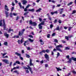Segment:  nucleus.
<instances>
[{"label": "nucleus", "mask_w": 76, "mask_h": 76, "mask_svg": "<svg viewBox=\"0 0 76 76\" xmlns=\"http://www.w3.org/2000/svg\"><path fill=\"white\" fill-rule=\"evenodd\" d=\"M63 45H58L56 47V48L58 51H60V52H62L63 50H62L60 48H63Z\"/></svg>", "instance_id": "obj_1"}, {"label": "nucleus", "mask_w": 76, "mask_h": 76, "mask_svg": "<svg viewBox=\"0 0 76 76\" xmlns=\"http://www.w3.org/2000/svg\"><path fill=\"white\" fill-rule=\"evenodd\" d=\"M25 31V29H23L21 30V32L20 31L18 35H19L20 36H22V35H23Z\"/></svg>", "instance_id": "obj_2"}, {"label": "nucleus", "mask_w": 76, "mask_h": 76, "mask_svg": "<svg viewBox=\"0 0 76 76\" xmlns=\"http://www.w3.org/2000/svg\"><path fill=\"white\" fill-rule=\"evenodd\" d=\"M29 23L30 25H32L33 26H37V23H35V22H32V20H30L29 21Z\"/></svg>", "instance_id": "obj_3"}, {"label": "nucleus", "mask_w": 76, "mask_h": 76, "mask_svg": "<svg viewBox=\"0 0 76 76\" xmlns=\"http://www.w3.org/2000/svg\"><path fill=\"white\" fill-rule=\"evenodd\" d=\"M44 56L45 58L47 60V61H49L50 58L48 55H47V54H45Z\"/></svg>", "instance_id": "obj_4"}, {"label": "nucleus", "mask_w": 76, "mask_h": 76, "mask_svg": "<svg viewBox=\"0 0 76 76\" xmlns=\"http://www.w3.org/2000/svg\"><path fill=\"white\" fill-rule=\"evenodd\" d=\"M2 61H3V62H4V63H6V64H9V60L7 59H3L2 60Z\"/></svg>", "instance_id": "obj_5"}, {"label": "nucleus", "mask_w": 76, "mask_h": 76, "mask_svg": "<svg viewBox=\"0 0 76 76\" xmlns=\"http://www.w3.org/2000/svg\"><path fill=\"white\" fill-rule=\"evenodd\" d=\"M3 26H4V30H6V24L5 23V21L4 20H3Z\"/></svg>", "instance_id": "obj_6"}, {"label": "nucleus", "mask_w": 76, "mask_h": 76, "mask_svg": "<svg viewBox=\"0 0 76 76\" xmlns=\"http://www.w3.org/2000/svg\"><path fill=\"white\" fill-rule=\"evenodd\" d=\"M63 28V27L62 26L60 28H59V27L58 26V27L56 28V30L57 31H60L62 29V28Z\"/></svg>", "instance_id": "obj_7"}, {"label": "nucleus", "mask_w": 76, "mask_h": 76, "mask_svg": "<svg viewBox=\"0 0 76 76\" xmlns=\"http://www.w3.org/2000/svg\"><path fill=\"white\" fill-rule=\"evenodd\" d=\"M22 2L23 3V5H25V4H26V3H27V1L25 0H21Z\"/></svg>", "instance_id": "obj_8"}, {"label": "nucleus", "mask_w": 76, "mask_h": 76, "mask_svg": "<svg viewBox=\"0 0 76 76\" xmlns=\"http://www.w3.org/2000/svg\"><path fill=\"white\" fill-rule=\"evenodd\" d=\"M18 42L19 44H22V42H23V40L22 39L21 40H18Z\"/></svg>", "instance_id": "obj_9"}, {"label": "nucleus", "mask_w": 76, "mask_h": 76, "mask_svg": "<svg viewBox=\"0 0 76 76\" xmlns=\"http://www.w3.org/2000/svg\"><path fill=\"white\" fill-rule=\"evenodd\" d=\"M5 10H7V11H9V8H8V7H7V5H5Z\"/></svg>", "instance_id": "obj_10"}, {"label": "nucleus", "mask_w": 76, "mask_h": 76, "mask_svg": "<svg viewBox=\"0 0 76 76\" xmlns=\"http://www.w3.org/2000/svg\"><path fill=\"white\" fill-rule=\"evenodd\" d=\"M28 11L29 12H34L35 11V9H29L28 10Z\"/></svg>", "instance_id": "obj_11"}, {"label": "nucleus", "mask_w": 76, "mask_h": 76, "mask_svg": "<svg viewBox=\"0 0 76 76\" xmlns=\"http://www.w3.org/2000/svg\"><path fill=\"white\" fill-rule=\"evenodd\" d=\"M4 36L6 37L7 38H8L9 37V34H7L6 33H5L4 34Z\"/></svg>", "instance_id": "obj_12"}, {"label": "nucleus", "mask_w": 76, "mask_h": 76, "mask_svg": "<svg viewBox=\"0 0 76 76\" xmlns=\"http://www.w3.org/2000/svg\"><path fill=\"white\" fill-rule=\"evenodd\" d=\"M56 70H57V72H58L59 71H61V69H60V67L57 68V67H56Z\"/></svg>", "instance_id": "obj_13"}, {"label": "nucleus", "mask_w": 76, "mask_h": 76, "mask_svg": "<svg viewBox=\"0 0 76 76\" xmlns=\"http://www.w3.org/2000/svg\"><path fill=\"white\" fill-rule=\"evenodd\" d=\"M15 54L17 55L18 56H19V57L21 56V54L17 52L15 53Z\"/></svg>", "instance_id": "obj_14"}, {"label": "nucleus", "mask_w": 76, "mask_h": 76, "mask_svg": "<svg viewBox=\"0 0 76 76\" xmlns=\"http://www.w3.org/2000/svg\"><path fill=\"white\" fill-rule=\"evenodd\" d=\"M39 27L40 29H42V26H41V24H39Z\"/></svg>", "instance_id": "obj_15"}, {"label": "nucleus", "mask_w": 76, "mask_h": 76, "mask_svg": "<svg viewBox=\"0 0 76 76\" xmlns=\"http://www.w3.org/2000/svg\"><path fill=\"white\" fill-rule=\"evenodd\" d=\"M19 37L18 35L14 36V37H12V38H19Z\"/></svg>", "instance_id": "obj_16"}, {"label": "nucleus", "mask_w": 76, "mask_h": 76, "mask_svg": "<svg viewBox=\"0 0 76 76\" xmlns=\"http://www.w3.org/2000/svg\"><path fill=\"white\" fill-rule=\"evenodd\" d=\"M41 10H42V9L40 8L38 9V10H37L36 12H40V11H41Z\"/></svg>", "instance_id": "obj_17"}, {"label": "nucleus", "mask_w": 76, "mask_h": 76, "mask_svg": "<svg viewBox=\"0 0 76 76\" xmlns=\"http://www.w3.org/2000/svg\"><path fill=\"white\" fill-rule=\"evenodd\" d=\"M28 39L30 42H34V39H32L30 38H29Z\"/></svg>", "instance_id": "obj_18"}, {"label": "nucleus", "mask_w": 76, "mask_h": 76, "mask_svg": "<svg viewBox=\"0 0 76 76\" xmlns=\"http://www.w3.org/2000/svg\"><path fill=\"white\" fill-rule=\"evenodd\" d=\"M72 57H71L69 59V61H68L67 62H68V63H71V61H72Z\"/></svg>", "instance_id": "obj_19"}, {"label": "nucleus", "mask_w": 76, "mask_h": 76, "mask_svg": "<svg viewBox=\"0 0 76 76\" xmlns=\"http://www.w3.org/2000/svg\"><path fill=\"white\" fill-rule=\"evenodd\" d=\"M28 13H29V12H26L25 13H24V16H26V15H27V14H28Z\"/></svg>", "instance_id": "obj_20"}, {"label": "nucleus", "mask_w": 76, "mask_h": 76, "mask_svg": "<svg viewBox=\"0 0 76 76\" xmlns=\"http://www.w3.org/2000/svg\"><path fill=\"white\" fill-rule=\"evenodd\" d=\"M18 4L19 5L20 9H22V5L20 2L18 3Z\"/></svg>", "instance_id": "obj_21"}, {"label": "nucleus", "mask_w": 76, "mask_h": 76, "mask_svg": "<svg viewBox=\"0 0 76 76\" xmlns=\"http://www.w3.org/2000/svg\"><path fill=\"white\" fill-rule=\"evenodd\" d=\"M23 68L24 69H25V70H28V69H29L28 67L25 66H23Z\"/></svg>", "instance_id": "obj_22"}, {"label": "nucleus", "mask_w": 76, "mask_h": 76, "mask_svg": "<svg viewBox=\"0 0 76 76\" xmlns=\"http://www.w3.org/2000/svg\"><path fill=\"white\" fill-rule=\"evenodd\" d=\"M44 22H45V21H42V23L39 24H40V25H44Z\"/></svg>", "instance_id": "obj_23"}, {"label": "nucleus", "mask_w": 76, "mask_h": 76, "mask_svg": "<svg viewBox=\"0 0 76 76\" xmlns=\"http://www.w3.org/2000/svg\"><path fill=\"white\" fill-rule=\"evenodd\" d=\"M11 31H12L13 32V30L12 29H11V28L8 31V33H9L10 32H11Z\"/></svg>", "instance_id": "obj_24"}, {"label": "nucleus", "mask_w": 76, "mask_h": 76, "mask_svg": "<svg viewBox=\"0 0 76 76\" xmlns=\"http://www.w3.org/2000/svg\"><path fill=\"white\" fill-rule=\"evenodd\" d=\"M28 67L29 69V70L30 71H32V69H31V67L29 66H27Z\"/></svg>", "instance_id": "obj_25"}, {"label": "nucleus", "mask_w": 76, "mask_h": 76, "mask_svg": "<svg viewBox=\"0 0 76 76\" xmlns=\"http://www.w3.org/2000/svg\"><path fill=\"white\" fill-rule=\"evenodd\" d=\"M2 20H1L0 21V26H2V22H2Z\"/></svg>", "instance_id": "obj_26"}, {"label": "nucleus", "mask_w": 76, "mask_h": 76, "mask_svg": "<svg viewBox=\"0 0 76 76\" xmlns=\"http://www.w3.org/2000/svg\"><path fill=\"white\" fill-rule=\"evenodd\" d=\"M72 4L73 2H71L67 4V6H70V5Z\"/></svg>", "instance_id": "obj_27"}, {"label": "nucleus", "mask_w": 76, "mask_h": 76, "mask_svg": "<svg viewBox=\"0 0 76 76\" xmlns=\"http://www.w3.org/2000/svg\"><path fill=\"white\" fill-rule=\"evenodd\" d=\"M72 60H73L74 61H76V58H74L73 57H72Z\"/></svg>", "instance_id": "obj_28"}, {"label": "nucleus", "mask_w": 76, "mask_h": 76, "mask_svg": "<svg viewBox=\"0 0 76 76\" xmlns=\"http://www.w3.org/2000/svg\"><path fill=\"white\" fill-rule=\"evenodd\" d=\"M15 63H17V64H20V62L18 61H16L15 62Z\"/></svg>", "instance_id": "obj_29"}, {"label": "nucleus", "mask_w": 76, "mask_h": 76, "mask_svg": "<svg viewBox=\"0 0 76 76\" xmlns=\"http://www.w3.org/2000/svg\"><path fill=\"white\" fill-rule=\"evenodd\" d=\"M7 44H8L7 42H4V45L6 46V45H7Z\"/></svg>", "instance_id": "obj_30"}, {"label": "nucleus", "mask_w": 76, "mask_h": 76, "mask_svg": "<svg viewBox=\"0 0 76 76\" xmlns=\"http://www.w3.org/2000/svg\"><path fill=\"white\" fill-rule=\"evenodd\" d=\"M57 56H56V58H58V56H60V53L58 52L57 55Z\"/></svg>", "instance_id": "obj_31"}, {"label": "nucleus", "mask_w": 76, "mask_h": 76, "mask_svg": "<svg viewBox=\"0 0 76 76\" xmlns=\"http://www.w3.org/2000/svg\"><path fill=\"white\" fill-rule=\"evenodd\" d=\"M69 36H65V39H67V40H69Z\"/></svg>", "instance_id": "obj_32"}, {"label": "nucleus", "mask_w": 76, "mask_h": 76, "mask_svg": "<svg viewBox=\"0 0 76 76\" xmlns=\"http://www.w3.org/2000/svg\"><path fill=\"white\" fill-rule=\"evenodd\" d=\"M46 53H49L50 52V50H49L48 49H47L46 50Z\"/></svg>", "instance_id": "obj_33"}, {"label": "nucleus", "mask_w": 76, "mask_h": 76, "mask_svg": "<svg viewBox=\"0 0 76 76\" xmlns=\"http://www.w3.org/2000/svg\"><path fill=\"white\" fill-rule=\"evenodd\" d=\"M10 17L11 18H12L13 15H12V12L10 14Z\"/></svg>", "instance_id": "obj_34"}, {"label": "nucleus", "mask_w": 76, "mask_h": 76, "mask_svg": "<svg viewBox=\"0 0 76 76\" xmlns=\"http://www.w3.org/2000/svg\"><path fill=\"white\" fill-rule=\"evenodd\" d=\"M61 42H63V43H65V44H66V42L64 40H62L61 41Z\"/></svg>", "instance_id": "obj_35"}, {"label": "nucleus", "mask_w": 76, "mask_h": 76, "mask_svg": "<svg viewBox=\"0 0 76 76\" xmlns=\"http://www.w3.org/2000/svg\"><path fill=\"white\" fill-rule=\"evenodd\" d=\"M59 11L61 12H63V8L61 9L60 10H59Z\"/></svg>", "instance_id": "obj_36"}, {"label": "nucleus", "mask_w": 76, "mask_h": 76, "mask_svg": "<svg viewBox=\"0 0 76 76\" xmlns=\"http://www.w3.org/2000/svg\"><path fill=\"white\" fill-rule=\"evenodd\" d=\"M13 10H14V7H13L11 8V12H13Z\"/></svg>", "instance_id": "obj_37"}, {"label": "nucleus", "mask_w": 76, "mask_h": 76, "mask_svg": "<svg viewBox=\"0 0 76 76\" xmlns=\"http://www.w3.org/2000/svg\"><path fill=\"white\" fill-rule=\"evenodd\" d=\"M71 28H73V27H69V29L68 30L70 31V29H71Z\"/></svg>", "instance_id": "obj_38"}, {"label": "nucleus", "mask_w": 76, "mask_h": 76, "mask_svg": "<svg viewBox=\"0 0 76 76\" xmlns=\"http://www.w3.org/2000/svg\"><path fill=\"white\" fill-rule=\"evenodd\" d=\"M76 10H73L72 12V14H74V13H76Z\"/></svg>", "instance_id": "obj_39"}, {"label": "nucleus", "mask_w": 76, "mask_h": 76, "mask_svg": "<svg viewBox=\"0 0 76 76\" xmlns=\"http://www.w3.org/2000/svg\"><path fill=\"white\" fill-rule=\"evenodd\" d=\"M65 50H70V48L69 47H66Z\"/></svg>", "instance_id": "obj_40"}, {"label": "nucleus", "mask_w": 76, "mask_h": 76, "mask_svg": "<svg viewBox=\"0 0 76 76\" xmlns=\"http://www.w3.org/2000/svg\"><path fill=\"white\" fill-rule=\"evenodd\" d=\"M24 12H27V11H28V10L27 9V8L26 7L25 9H24Z\"/></svg>", "instance_id": "obj_41"}, {"label": "nucleus", "mask_w": 76, "mask_h": 76, "mask_svg": "<svg viewBox=\"0 0 76 76\" xmlns=\"http://www.w3.org/2000/svg\"><path fill=\"white\" fill-rule=\"evenodd\" d=\"M7 53H3L2 54V56H4L5 55H6L7 54Z\"/></svg>", "instance_id": "obj_42"}, {"label": "nucleus", "mask_w": 76, "mask_h": 76, "mask_svg": "<svg viewBox=\"0 0 76 76\" xmlns=\"http://www.w3.org/2000/svg\"><path fill=\"white\" fill-rule=\"evenodd\" d=\"M28 37H30V38H33V36H32L31 35H29Z\"/></svg>", "instance_id": "obj_43"}, {"label": "nucleus", "mask_w": 76, "mask_h": 76, "mask_svg": "<svg viewBox=\"0 0 76 76\" xmlns=\"http://www.w3.org/2000/svg\"><path fill=\"white\" fill-rule=\"evenodd\" d=\"M54 42H58V40L57 39H55L54 40Z\"/></svg>", "instance_id": "obj_44"}, {"label": "nucleus", "mask_w": 76, "mask_h": 76, "mask_svg": "<svg viewBox=\"0 0 76 76\" xmlns=\"http://www.w3.org/2000/svg\"><path fill=\"white\" fill-rule=\"evenodd\" d=\"M30 6H31L30 5L28 4L26 7V8L28 9L29 7H30Z\"/></svg>", "instance_id": "obj_45"}, {"label": "nucleus", "mask_w": 76, "mask_h": 76, "mask_svg": "<svg viewBox=\"0 0 76 76\" xmlns=\"http://www.w3.org/2000/svg\"><path fill=\"white\" fill-rule=\"evenodd\" d=\"M12 4L13 6H14L15 5V4L14 3V2H12Z\"/></svg>", "instance_id": "obj_46"}, {"label": "nucleus", "mask_w": 76, "mask_h": 76, "mask_svg": "<svg viewBox=\"0 0 76 76\" xmlns=\"http://www.w3.org/2000/svg\"><path fill=\"white\" fill-rule=\"evenodd\" d=\"M51 2L52 3H55V2H56L55 1H54L53 0H52Z\"/></svg>", "instance_id": "obj_47"}, {"label": "nucleus", "mask_w": 76, "mask_h": 76, "mask_svg": "<svg viewBox=\"0 0 76 76\" xmlns=\"http://www.w3.org/2000/svg\"><path fill=\"white\" fill-rule=\"evenodd\" d=\"M68 37L70 38H72V37H73V35H69L68 36Z\"/></svg>", "instance_id": "obj_48"}, {"label": "nucleus", "mask_w": 76, "mask_h": 76, "mask_svg": "<svg viewBox=\"0 0 76 76\" xmlns=\"http://www.w3.org/2000/svg\"><path fill=\"white\" fill-rule=\"evenodd\" d=\"M13 15L14 16H17V13H13Z\"/></svg>", "instance_id": "obj_49"}, {"label": "nucleus", "mask_w": 76, "mask_h": 76, "mask_svg": "<svg viewBox=\"0 0 76 76\" xmlns=\"http://www.w3.org/2000/svg\"><path fill=\"white\" fill-rule=\"evenodd\" d=\"M19 58H20V59H21V60H23V58L21 57V56H19Z\"/></svg>", "instance_id": "obj_50"}, {"label": "nucleus", "mask_w": 76, "mask_h": 76, "mask_svg": "<svg viewBox=\"0 0 76 76\" xmlns=\"http://www.w3.org/2000/svg\"><path fill=\"white\" fill-rule=\"evenodd\" d=\"M5 14H6H6H9V12H7L6 11H5Z\"/></svg>", "instance_id": "obj_51"}, {"label": "nucleus", "mask_w": 76, "mask_h": 76, "mask_svg": "<svg viewBox=\"0 0 76 76\" xmlns=\"http://www.w3.org/2000/svg\"><path fill=\"white\" fill-rule=\"evenodd\" d=\"M55 35H56L55 33H53L52 34V36H53V37H54V36H55Z\"/></svg>", "instance_id": "obj_52"}, {"label": "nucleus", "mask_w": 76, "mask_h": 76, "mask_svg": "<svg viewBox=\"0 0 76 76\" xmlns=\"http://www.w3.org/2000/svg\"><path fill=\"white\" fill-rule=\"evenodd\" d=\"M72 72L73 73H74V74H76V71H73Z\"/></svg>", "instance_id": "obj_53"}, {"label": "nucleus", "mask_w": 76, "mask_h": 76, "mask_svg": "<svg viewBox=\"0 0 76 76\" xmlns=\"http://www.w3.org/2000/svg\"><path fill=\"white\" fill-rule=\"evenodd\" d=\"M53 24H51L50 25V28H53Z\"/></svg>", "instance_id": "obj_54"}, {"label": "nucleus", "mask_w": 76, "mask_h": 76, "mask_svg": "<svg viewBox=\"0 0 76 76\" xmlns=\"http://www.w3.org/2000/svg\"><path fill=\"white\" fill-rule=\"evenodd\" d=\"M45 66L46 67H48V64H45Z\"/></svg>", "instance_id": "obj_55"}, {"label": "nucleus", "mask_w": 76, "mask_h": 76, "mask_svg": "<svg viewBox=\"0 0 76 76\" xmlns=\"http://www.w3.org/2000/svg\"><path fill=\"white\" fill-rule=\"evenodd\" d=\"M66 58H67L68 59H69V55H68L67 56H66Z\"/></svg>", "instance_id": "obj_56"}, {"label": "nucleus", "mask_w": 76, "mask_h": 76, "mask_svg": "<svg viewBox=\"0 0 76 76\" xmlns=\"http://www.w3.org/2000/svg\"><path fill=\"white\" fill-rule=\"evenodd\" d=\"M26 57L27 58H29V57H30V56H29V55H26Z\"/></svg>", "instance_id": "obj_57"}, {"label": "nucleus", "mask_w": 76, "mask_h": 76, "mask_svg": "<svg viewBox=\"0 0 76 76\" xmlns=\"http://www.w3.org/2000/svg\"><path fill=\"white\" fill-rule=\"evenodd\" d=\"M2 57L3 58H8V56H3Z\"/></svg>", "instance_id": "obj_58"}, {"label": "nucleus", "mask_w": 76, "mask_h": 76, "mask_svg": "<svg viewBox=\"0 0 76 76\" xmlns=\"http://www.w3.org/2000/svg\"><path fill=\"white\" fill-rule=\"evenodd\" d=\"M50 34H48L47 36V38H50Z\"/></svg>", "instance_id": "obj_59"}, {"label": "nucleus", "mask_w": 76, "mask_h": 76, "mask_svg": "<svg viewBox=\"0 0 76 76\" xmlns=\"http://www.w3.org/2000/svg\"><path fill=\"white\" fill-rule=\"evenodd\" d=\"M27 49L28 50H30V47H27Z\"/></svg>", "instance_id": "obj_60"}, {"label": "nucleus", "mask_w": 76, "mask_h": 76, "mask_svg": "<svg viewBox=\"0 0 76 76\" xmlns=\"http://www.w3.org/2000/svg\"><path fill=\"white\" fill-rule=\"evenodd\" d=\"M26 73H29V70H26Z\"/></svg>", "instance_id": "obj_61"}, {"label": "nucleus", "mask_w": 76, "mask_h": 76, "mask_svg": "<svg viewBox=\"0 0 76 76\" xmlns=\"http://www.w3.org/2000/svg\"><path fill=\"white\" fill-rule=\"evenodd\" d=\"M42 53H45L46 50H42Z\"/></svg>", "instance_id": "obj_62"}, {"label": "nucleus", "mask_w": 76, "mask_h": 76, "mask_svg": "<svg viewBox=\"0 0 76 76\" xmlns=\"http://www.w3.org/2000/svg\"><path fill=\"white\" fill-rule=\"evenodd\" d=\"M61 6V5L60 4H57L56 7H60V6Z\"/></svg>", "instance_id": "obj_63"}, {"label": "nucleus", "mask_w": 76, "mask_h": 76, "mask_svg": "<svg viewBox=\"0 0 76 76\" xmlns=\"http://www.w3.org/2000/svg\"><path fill=\"white\" fill-rule=\"evenodd\" d=\"M9 14H6V18H7L8 17H9Z\"/></svg>", "instance_id": "obj_64"}]
</instances>
